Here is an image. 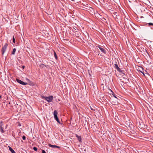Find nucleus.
Here are the masks:
<instances>
[{
	"instance_id": "obj_1",
	"label": "nucleus",
	"mask_w": 153,
	"mask_h": 153,
	"mask_svg": "<svg viewBox=\"0 0 153 153\" xmlns=\"http://www.w3.org/2000/svg\"><path fill=\"white\" fill-rule=\"evenodd\" d=\"M41 97L42 99H45L48 102H52L53 98V96H50L48 97L42 96Z\"/></svg>"
},
{
	"instance_id": "obj_2",
	"label": "nucleus",
	"mask_w": 153,
	"mask_h": 153,
	"mask_svg": "<svg viewBox=\"0 0 153 153\" xmlns=\"http://www.w3.org/2000/svg\"><path fill=\"white\" fill-rule=\"evenodd\" d=\"M58 112L56 110H54L53 112V115L55 119L56 120L57 122L59 123H60V122L58 118Z\"/></svg>"
},
{
	"instance_id": "obj_3",
	"label": "nucleus",
	"mask_w": 153,
	"mask_h": 153,
	"mask_svg": "<svg viewBox=\"0 0 153 153\" xmlns=\"http://www.w3.org/2000/svg\"><path fill=\"white\" fill-rule=\"evenodd\" d=\"M114 67L116 69H117V70L119 72L121 73L122 74L125 75V74L124 73V71L120 69L117 63L114 64Z\"/></svg>"
},
{
	"instance_id": "obj_4",
	"label": "nucleus",
	"mask_w": 153,
	"mask_h": 153,
	"mask_svg": "<svg viewBox=\"0 0 153 153\" xmlns=\"http://www.w3.org/2000/svg\"><path fill=\"white\" fill-rule=\"evenodd\" d=\"M8 46V44L7 43H5V45H4V46L2 47V54L3 55L5 52V51L7 47Z\"/></svg>"
},
{
	"instance_id": "obj_5",
	"label": "nucleus",
	"mask_w": 153,
	"mask_h": 153,
	"mask_svg": "<svg viewBox=\"0 0 153 153\" xmlns=\"http://www.w3.org/2000/svg\"><path fill=\"white\" fill-rule=\"evenodd\" d=\"M0 131L2 133H3L4 132V131L3 130L4 128V125L2 121H1L0 122Z\"/></svg>"
},
{
	"instance_id": "obj_6",
	"label": "nucleus",
	"mask_w": 153,
	"mask_h": 153,
	"mask_svg": "<svg viewBox=\"0 0 153 153\" xmlns=\"http://www.w3.org/2000/svg\"><path fill=\"white\" fill-rule=\"evenodd\" d=\"M16 81L18 83L22 85H26L27 84V83L23 81H21V80L17 78L16 79Z\"/></svg>"
},
{
	"instance_id": "obj_7",
	"label": "nucleus",
	"mask_w": 153,
	"mask_h": 153,
	"mask_svg": "<svg viewBox=\"0 0 153 153\" xmlns=\"http://www.w3.org/2000/svg\"><path fill=\"white\" fill-rule=\"evenodd\" d=\"M97 47L104 54L106 53V51L104 48H102L100 45H98Z\"/></svg>"
},
{
	"instance_id": "obj_8",
	"label": "nucleus",
	"mask_w": 153,
	"mask_h": 153,
	"mask_svg": "<svg viewBox=\"0 0 153 153\" xmlns=\"http://www.w3.org/2000/svg\"><path fill=\"white\" fill-rule=\"evenodd\" d=\"M49 146L52 148H57L58 149H59L60 148V147L59 146L56 145H51L50 144H49Z\"/></svg>"
},
{
	"instance_id": "obj_9",
	"label": "nucleus",
	"mask_w": 153,
	"mask_h": 153,
	"mask_svg": "<svg viewBox=\"0 0 153 153\" xmlns=\"http://www.w3.org/2000/svg\"><path fill=\"white\" fill-rule=\"evenodd\" d=\"M76 137L77 138L78 140L80 142H82V138L81 136H79L77 134H76Z\"/></svg>"
},
{
	"instance_id": "obj_10",
	"label": "nucleus",
	"mask_w": 153,
	"mask_h": 153,
	"mask_svg": "<svg viewBox=\"0 0 153 153\" xmlns=\"http://www.w3.org/2000/svg\"><path fill=\"white\" fill-rule=\"evenodd\" d=\"M112 16L114 17L115 18L116 17H120V16L118 14V13H113V14H112Z\"/></svg>"
},
{
	"instance_id": "obj_11",
	"label": "nucleus",
	"mask_w": 153,
	"mask_h": 153,
	"mask_svg": "<svg viewBox=\"0 0 153 153\" xmlns=\"http://www.w3.org/2000/svg\"><path fill=\"white\" fill-rule=\"evenodd\" d=\"M10 151L12 153H16L15 151L10 147L8 146Z\"/></svg>"
},
{
	"instance_id": "obj_12",
	"label": "nucleus",
	"mask_w": 153,
	"mask_h": 153,
	"mask_svg": "<svg viewBox=\"0 0 153 153\" xmlns=\"http://www.w3.org/2000/svg\"><path fill=\"white\" fill-rule=\"evenodd\" d=\"M148 25L149 26L151 27L153 25V23H147L146 24V25Z\"/></svg>"
},
{
	"instance_id": "obj_13",
	"label": "nucleus",
	"mask_w": 153,
	"mask_h": 153,
	"mask_svg": "<svg viewBox=\"0 0 153 153\" xmlns=\"http://www.w3.org/2000/svg\"><path fill=\"white\" fill-rule=\"evenodd\" d=\"M16 51V48H14L13 50V51L12 53V54L14 55L15 54V52Z\"/></svg>"
},
{
	"instance_id": "obj_14",
	"label": "nucleus",
	"mask_w": 153,
	"mask_h": 153,
	"mask_svg": "<svg viewBox=\"0 0 153 153\" xmlns=\"http://www.w3.org/2000/svg\"><path fill=\"white\" fill-rule=\"evenodd\" d=\"M53 54L55 59H57V56L56 53L55 52V51H54Z\"/></svg>"
},
{
	"instance_id": "obj_15",
	"label": "nucleus",
	"mask_w": 153,
	"mask_h": 153,
	"mask_svg": "<svg viewBox=\"0 0 153 153\" xmlns=\"http://www.w3.org/2000/svg\"><path fill=\"white\" fill-rule=\"evenodd\" d=\"M117 150L119 152H120L119 153H123V150H122L120 149H118Z\"/></svg>"
},
{
	"instance_id": "obj_16",
	"label": "nucleus",
	"mask_w": 153,
	"mask_h": 153,
	"mask_svg": "<svg viewBox=\"0 0 153 153\" xmlns=\"http://www.w3.org/2000/svg\"><path fill=\"white\" fill-rule=\"evenodd\" d=\"M39 66L43 68L45 66V65L43 64H41Z\"/></svg>"
},
{
	"instance_id": "obj_17",
	"label": "nucleus",
	"mask_w": 153,
	"mask_h": 153,
	"mask_svg": "<svg viewBox=\"0 0 153 153\" xmlns=\"http://www.w3.org/2000/svg\"><path fill=\"white\" fill-rule=\"evenodd\" d=\"M13 42L14 43H15V39L14 36L13 37Z\"/></svg>"
},
{
	"instance_id": "obj_18",
	"label": "nucleus",
	"mask_w": 153,
	"mask_h": 153,
	"mask_svg": "<svg viewBox=\"0 0 153 153\" xmlns=\"http://www.w3.org/2000/svg\"><path fill=\"white\" fill-rule=\"evenodd\" d=\"M33 149H34V150L36 151H37V148L36 147H34L33 148Z\"/></svg>"
},
{
	"instance_id": "obj_19",
	"label": "nucleus",
	"mask_w": 153,
	"mask_h": 153,
	"mask_svg": "<svg viewBox=\"0 0 153 153\" xmlns=\"http://www.w3.org/2000/svg\"><path fill=\"white\" fill-rule=\"evenodd\" d=\"M22 139L24 140H25L26 139V137L25 136H24V135L23 136Z\"/></svg>"
},
{
	"instance_id": "obj_20",
	"label": "nucleus",
	"mask_w": 153,
	"mask_h": 153,
	"mask_svg": "<svg viewBox=\"0 0 153 153\" xmlns=\"http://www.w3.org/2000/svg\"><path fill=\"white\" fill-rule=\"evenodd\" d=\"M120 18V17H115V19H119Z\"/></svg>"
},
{
	"instance_id": "obj_21",
	"label": "nucleus",
	"mask_w": 153,
	"mask_h": 153,
	"mask_svg": "<svg viewBox=\"0 0 153 153\" xmlns=\"http://www.w3.org/2000/svg\"><path fill=\"white\" fill-rule=\"evenodd\" d=\"M42 153H46V152H45V151L44 150H42Z\"/></svg>"
},
{
	"instance_id": "obj_22",
	"label": "nucleus",
	"mask_w": 153,
	"mask_h": 153,
	"mask_svg": "<svg viewBox=\"0 0 153 153\" xmlns=\"http://www.w3.org/2000/svg\"><path fill=\"white\" fill-rule=\"evenodd\" d=\"M140 72H141L144 75V73H143V71H140Z\"/></svg>"
},
{
	"instance_id": "obj_23",
	"label": "nucleus",
	"mask_w": 153,
	"mask_h": 153,
	"mask_svg": "<svg viewBox=\"0 0 153 153\" xmlns=\"http://www.w3.org/2000/svg\"><path fill=\"white\" fill-rule=\"evenodd\" d=\"M113 96L114 97L117 98V97H116L115 95V94H114V93H113Z\"/></svg>"
},
{
	"instance_id": "obj_24",
	"label": "nucleus",
	"mask_w": 153,
	"mask_h": 153,
	"mask_svg": "<svg viewBox=\"0 0 153 153\" xmlns=\"http://www.w3.org/2000/svg\"><path fill=\"white\" fill-rule=\"evenodd\" d=\"M139 127H140V128H143L142 126H141V124H140Z\"/></svg>"
},
{
	"instance_id": "obj_25",
	"label": "nucleus",
	"mask_w": 153,
	"mask_h": 153,
	"mask_svg": "<svg viewBox=\"0 0 153 153\" xmlns=\"http://www.w3.org/2000/svg\"><path fill=\"white\" fill-rule=\"evenodd\" d=\"M22 68H25V66H22Z\"/></svg>"
},
{
	"instance_id": "obj_26",
	"label": "nucleus",
	"mask_w": 153,
	"mask_h": 153,
	"mask_svg": "<svg viewBox=\"0 0 153 153\" xmlns=\"http://www.w3.org/2000/svg\"><path fill=\"white\" fill-rule=\"evenodd\" d=\"M145 71H146V74H148V73H147V71H146V70H145Z\"/></svg>"
},
{
	"instance_id": "obj_27",
	"label": "nucleus",
	"mask_w": 153,
	"mask_h": 153,
	"mask_svg": "<svg viewBox=\"0 0 153 153\" xmlns=\"http://www.w3.org/2000/svg\"><path fill=\"white\" fill-rule=\"evenodd\" d=\"M101 86H103V84H101Z\"/></svg>"
},
{
	"instance_id": "obj_28",
	"label": "nucleus",
	"mask_w": 153,
	"mask_h": 153,
	"mask_svg": "<svg viewBox=\"0 0 153 153\" xmlns=\"http://www.w3.org/2000/svg\"><path fill=\"white\" fill-rule=\"evenodd\" d=\"M101 86H103V84H101Z\"/></svg>"
},
{
	"instance_id": "obj_29",
	"label": "nucleus",
	"mask_w": 153,
	"mask_h": 153,
	"mask_svg": "<svg viewBox=\"0 0 153 153\" xmlns=\"http://www.w3.org/2000/svg\"><path fill=\"white\" fill-rule=\"evenodd\" d=\"M1 97V96L0 95V99Z\"/></svg>"
},
{
	"instance_id": "obj_30",
	"label": "nucleus",
	"mask_w": 153,
	"mask_h": 153,
	"mask_svg": "<svg viewBox=\"0 0 153 153\" xmlns=\"http://www.w3.org/2000/svg\"><path fill=\"white\" fill-rule=\"evenodd\" d=\"M26 80H29L28 79H26Z\"/></svg>"
},
{
	"instance_id": "obj_31",
	"label": "nucleus",
	"mask_w": 153,
	"mask_h": 153,
	"mask_svg": "<svg viewBox=\"0 0 153 153\" xmlns=\"http://www.w3.org/2000/svg\"><path fill=\"white\" fill-rule=\"evenodd\" d=\"M103 89H104V87H103Z\"/></svg>"
},
{
	"instance_id": "obj_32",
	"label": "nucleus",
	"mask_w": 153,
	"mask_h": 153,
	"mask_svg": "<svg viewBox=\"0 0 153 153\" xmlns=\"http://www.w3.org/2000/svg\"><path fill=\"white\" fill-rule=\"evenodd\" d=\"M105 20V19H104V18H103Z\"/></svg>"
},
{
	"instance_id": "obj_33",
	"label": "nucleus",
	"mask_w": 153,
	"mask_h": 153,
	"mask_svg": "<svg viewBox=\"0 0 153 153\" xmlns=\"http://www.w3.org/2000/svg\"><path fill=\"white\" fill-rule=\"evenodd\" d=\"M73 1H74V0H72Z\"/></svg>"
}]
</instances>
